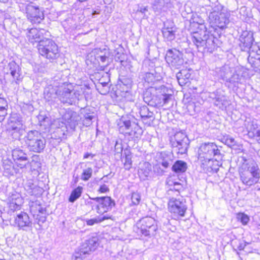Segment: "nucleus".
Segmentation results:
<instances>
[{"label":"nucleus","instance_id":"nucleus-1","mask_svg":"<svg viewBox=\"0 0 260 260\" xmlns=\"http://www.w3.org/2000/svg\"><path fill=\"white\" fill-rule=\"evenodd\" d=\"M191 25L199 29L193 32L191 37V41L198 51L202 53L213 52L217 47V39L207 30L206 26L202 22L193 21Z\"/></svg>","mask_w":260,"mask_h":260},{"label":"nucleus","instance_id":"nucleus-2","mask_svg":"<svg viewBox=\"0 0 260 260\" xmlns=\"http://www.w3.org/2000/svg\"><path fill=\"white\" fill-rule=\"evenodd\" d=\"M239 174L240 180L243 184L248 186L257 183L260 179V169L252 159L244 160Z\"/></svg>","mask_w":260,"mask_h":260},{"label":"nucleus","instance_id":"nucleus-3","mask_svg":"<svg viewBox=\"0 0 260 260\" xmlns=\"http://www.w3.org/2000/svg\"><path fill=\"white\" fill-rule=\"evenodd\" d=\"M83 92L82 88L80 90H74L71 84L64 82L59 86L58 99L64 104H75L77 101L82 99Z\"/></svg>","mask_w":260,"mask_h":260},{"label":"nucleus","instance_id":"nucleus-4","mask_svg":"<svg viewBox=\"0 0 260 260\" xmlns=\"http://www.w3.org/2000/svg\"><path fill=\"white\" fill-rule=\"evenodd\" d=\"M198 158L204 160L214 159L219 161L222 159V155L217 145L214 143H204L201 144L198 150Z\"/></svg>","mask_w":260,"mask_h":260},{"label":"nucleus","instance_id":"nucleus-5","mask_svg":"<svg viewBox=\"0 0 260 260\" xmlns=\"http://www.w3.org/2000/svg\"><path fill=\"white\" fill-rule=\"evenodd\" d=\"M25 145L29 150L41 153L45 147L46 140L37 131H30L24 138Z\"/></svg>","mask_w":260,"mask_h":260},{"label":"nucleus","instance_id":"nucleus-6","mask_svg":"<svg viewBox=\"0 0 260 260\" xmlns=\"http://www.w3.org/2000/svg\"><path fill=\"white\" fill-rule=\"evenodd\" d=\"M37 48L39 54L51 62L60 56L58 46L54 41L48 38L41 42Z\"/></svg>","mask_w":260,"mask_h":260},{"label":"nucleus","instance_id":"nucleus-7","mask_svg":"<svg viewBox=\"0 0 260 260\" xmlns=\"http://www.w3.org/2000/svg\"><path fill=\"white\" fill-rule=\"evenodd\" d=\"M89 199L92 201L87 202V204L91 207L92 210H95L100 214H103L111 210L115 206V202L108 196L91 198Z\"/></svg>","mask_w":260,"mask_h":260},{"label":"nucleus","instance_id":"nucleus-8","mask_svg":"<svg viewBox=\"0 0 260 260\" xmlns=\"http://www.w3.org/2000/svg\"><path fill=\"white\" fill-rule=\"evenodd\" d=\"M99 238L93 236L85 240L80 246L78 250L75 251L72 256V260H82L94 251L99 246Z\"/></svg>","mask_w":260,"mask_h":260},{"label":"nucleus","instance_id":"nucleus-9","mask_svg":"<svg viewBox=\"0 0 260 260\" xmlns=\"http://www.w3.org/2000/svg\"><path fill=\"white\" fill-rule=\"evenodd\" d=\"M119 132L125 136H128L131 138H138L142 135V129L140 126L134 122L125 120L122 117L118 123Z\"/></svg>","mask_w":260,"mask_h":260},{"label":"nucleus","instance_id":"nucleus-10","mask_svg":"<svg viewBox=\"0 0 260 260\" xmlns=\"http://www.w3.org/2000/svg\"><path fill=\"white\" fill-rule=\"evenodd\" d=\"M170 144L172 151L177 154H184L187 151L189 141L185 134L179 132L170 138Z\"/></svg>","mask_w":260,"mask_h":260},{"label":"nucleus","instance_id":"nucleus-11","mask_svg":"<svg viewBox=\"0 0 260 260\" xmlns=\"http://www.w3.org/2000/svg\"><path fill=\"white\" fill-rule=\"evenodd\" d=\"M169 211L177 218L185 216L187 209L186 200L183 197L172 198L168 202Z\"/></svg>","mask_w":260,"mask_h":260},{"label":"nucleus","instance_id":"nucleus-12","mask_svg":"<svg viewBox=\"0 0 260 260\" xmlns=\"http://www.w3.org/2000/svg\"><path fill=\"white\" fill-rule=\"evenodd\" d=\"M137 226L139 230L138 232L145 236L154 235L157 229L155 220L149 216L141 219L137 223Z\"/></svg>","mask_w":260,"mask_h":260},{"label":"nucleus","instance_id":"nucleus-13","mask_svg":"<svg viewBox=\"0 0 260 260\" xmlns=\"http://www.w3.org/2000/svg\"><path fill=\"white\" fill-rule=\"evenodd\" d=\"M230 14L225 10L220 12L213 11L209 15L210 23L220 28L226 27L229 24Z\"/></svg>","mask_w":260,"mask_h":260},{"label":"nucleus","instance_id":"nucleus-14","mask_svg":"<svg viewBox=\"0 0 260 260\" xmlns=\"http://www.w3.org/2000/svg\"><path fill=\"white\" fill-rule=\"evenodd\" d=\"M26 35L29 41L32 44L36 43L37 44V47H38L41 42L45 41L50 36V34L48 31L44 29H38L36 28H32L28 30Z\"/></svg>","mask_w":260,"mask_h":260},{"label":"nucleus","instance_id":"nucleus-15","mask_svg":"<svg viewBox=\"0 0 260 260\" xmlns=\"http://www.w3.org/2000/svg\"><path fill=\"white\" fill-rule=\"evenodd\" d=\"M3 71L5 77L11 76L12 78V82L18 83V82L20 81L22 78L21 69L14 61H11L5 66Z\"/></svg>","mask_w":260,"mask_h":260},{"label":"nucleus","instance_id":"nucleus-16","mask_svg":"<svg viewBox=\"0 0 260 260\" xmlns=\"http://www.w3.org/2000/svg\"><path fill=\"white\" fill-rule=\"evenodd\" d=\"M28 19L33 24L40 23L44 18L43 10L39 7L28 4L25 7Z\"/></svg>","mask_w":260,"mask_h":260},{"label":"nucleus","instance_id":"nucleus-17","mask_svg":"<svg viewBox=\"0 0 260 260\" xmlns=\"http://www.w3.org/2000/svg\"><path fill=\"white\" fill-rule=\"evenodd\" d=\"M166 60L169 65L177 69L179 68L184 62L183 54L176 49H169L167 51Z\"/></svg>","mask_w":260,"mask_h":260},{"label":"nucleus","instance_id":"nucleus-18","mask_svg":"<svg viewBox=\"0 0 260 260\" xmlns=\"http://www.w3.org/2000/svg\"><path fill=\"white\" fill-rule=\"evenodd\" d=\"M15 226L19 230L28 231L32 230V222L26 213L21 212L15 218Z\"/></svg>","mask_w":260,"mask_h":260},{"label":"nucleus","instance_id":"nucleus-19","mask_svg":"<svg viewBox=\"0 0 260 260\" xmlns=\"http://www.w3.org/2000/svg\"><path fill=\"white\" fill-rule=\"evenodd\" d=\"M242 73V70L241 69H237L235 72L231 74L230 79L225 84H226L229 88H232L234 90L237 89L239 87V85L242 84V81L244 80Z\"/></svg>","mask_w":260,"mask_h":260},{"label":"nucleus","instance_id":"nucleus-20","mask_svg":"<svg viewBox=\"0 0 260 260\" xmlns=\"http://www.w3.org/2000/svg\"><path fill=\"white\" fill-rule=\"evenodd\" d=\"M239 41L240 42L239 46L241 49L244 51L249 52L255 46H252L254 39L251 33L244 32L240 36Z\"/></svg>","mask_w":260,"mask_h":260},{"label":"nucleus","instance_id":"nucleus-21","mask_svg":"<svg viewBox=\"0 0 260 260\" xmlns=\"http://www.w3.org/2000/svg\"><path fill=\"white\" fill-rule=\"evenodd\" d=\"M8 200L10 210L14 212L20 210L23 204V199L19 193L12 192L9 196Z\"/></svg>","mask_w":260,"mask_h":260},{"label":"nucleus","instance_id":"nucleus-22","mask_svg":"<svg viewBox=\"0 0 260 260\" xmlns=\"http://www.w3.org/2000/svg\"><path fill=\"white\" fill-rule=\"evenodd\" d=\"M152 8L156 15L167 12L171 7V0H151Z\"/></svg>","mask_w":260,"mask_h":260},{"label":"nucleus","instance_id":"nucleus-23","mask_svg":"<svg viewBox=\"0 0 260 260\" xmlns=\"http://www.w3.org/2000/svg\"><path fill=\"white\" fill-rule=\"evenodd\" d=\"M12 155L17 166L20 168H24L29 162L27 154L20 149H14Z\"/></svg>","mask_w":260,"mask_h":260},{"label":"nucleus","instance_id":"nucleus-24","mask_svg":"<svg viewBox=\"0 0 260 260\" xmlns=\"http://www.w3.org/2000/svg\"><path fill=\"white\" fill-rule=\"evenodd\" d=\"M248 62L253 68H260V49L255 45L251 50L248 52Z\"/></svg>","mask_w":260,"mask_h":260},{"label":"nucleus","instance_id":"nucleus-25","mask_svg":"<svg viewBox=\"0 0 260 260\" xmlns=\"http://www.w3.org/2000/svg\"><path fill=\"white\" fill-rule=\"evenodd\" d=\"M244 125L249 136L255 138L260 143V129H258L256 123L253 120H246Z\"/></svg>","mask_w":260,"mask_h":260},{"label":"nucleus","instance_id":"nucleus-26","mask_svg":"<svg viewBox=\"0 0 260 260\" xmlns=\"http://www.w3.org/2000/svg\"><path fill=\"white\" fill-rule=\"evenodd\" d=\"M210 98L213 99V103L215 106L219 108L223 109L226 106L227 104V99L226 97L221 93L220 90H217L215 92L211 93Z\"/></svg>","mask_w":260,"mask_h":260},{"label":"nucleus","instance_id":"nucleus-27","mask_svg":"<svg viewBox=\"0 0 260 260\" xmlns=\"http://www.w3.org/2000/svg\"><path fill=\"white\" fill-rule=\"evenodd\" d=\"M58 92L59 86L54 87L53 86L49 85L44 89V98L48 101H54L55 99L58 98Z\"/></svg>","mask_w":260,"mask_h":260},{"label":"nucleus","instance_id":"nucleus-28","mask_svg":"<svg viewBox=\"0 0 260 260\" xmlns=\"http://www.w3.org/2000/svg\"><path fill=\"white\" fill-rule=\"evenodd\" d=\"M29 209L34 216H39L40 214H46V209L42 207L40 201L36 200L29 203Z\"/></svg>","mask_w":260,"mask_h":260},{"label":"nucleus","instance_id":"nucleus-29","mask_svg":"<svg viewBox=\"0 0 260 260\" xmlns=\"http://www.w3.org/2000/svg\"><path fill=\"white\" fill-rule=\"evenodd\" d=\"M173 158V155L171 152H161L159 154L160 163L165 169L168 168L172 164Z\"/></svg>","mask_w":260,"mask_h":260},{"label":"nucleus","instance_id":"nucleus-30","mask_svg":"<svg viewBox=\"0 0 260 260\" xmlns=\"http://www.w3.org/2000/svg\"><path fill=\"white\" fill-rule=\"evenodd\" d=\"M152 173V167L150 163L144 162L140 166L138 174L140 178L143 180H146Z\"/></svg>","mask_w":260,"mask_h":260},{"label":"nucleus","instance_id":"nucleus-31","mask_svg":"<svg viewBox=\"0 0 260 260\" xmlns=\"http://www.w3.org/2000/svg\"><path fill=\"white\" fill-rule=\"evenodd\" d=\"M109 75L107 73H105V76L102 77L99 79V84L98 85V89L101 90L100 92L102 94H106L109 92V83L110 82Z\"/></svg>","mask_w":260,"mask_h":260},{"label":"nucleus","instance_id":"nucleus-32","mask_svg":"<svg viewBox=\"0 0 260 260\" xmlns=\"http://www.w3.org/2000/svg\"><path fill=\"white\" fill-rule=\"evenodd\" d=\"M139 113L145 123H150V121H152L154 119L153 112L150 111L146 106H143L140 108Z\"/></svg>","mask_w":260,"mask_h":260},{"label":"nucleus","instance_id":"nucleus-33","mask_svg":"<svg viewBox=\"0 0 260 260\" xmlns=\"http://www.w3.org/2000/svg\"><path fill=\"white\" fill-rule=\"evenodd\" d=\"M190 76L191 74L190 73V71L189 70L187 69L181 70L176 74V78L178 83L182 86L189 82Z\"/></svg>","mask_w":260,"mask_h":260},{"label":"nucleus","instance_id":"nucleus-34","mask_svg":"<svg viewBox=\"0 0 260 260\" xmlns=\"http://www.w3.org/2000/svg\"><path fill=\"white\" fill-rule=\"evenodd\" d=\"M176 28L174 27L167 26V23H164V27L161 31L164 38L168 41H171L175 39Z\"/></svg>","mask_w":260,"mask_h":260},{"label":"nucleus","instance_id":"nucleus-35","mask_svg":"<svg viewBox=\"0 0 260 260\" xmlns=\"http://www.w3.org/2000/svg\"><path fill=\"white\" fill-rule=\"evenodd\" d=\"M162 77L160 75L156 73L155 75L153 73H147L144 77L145 82L150 85V87H152V85H154L155 83L160 81Z\"/></svg>","mask_w":260,"mask_h":260},{"label":"nucleus","instance_id":"nucleus-36","mask_svg":"<svg viewBox=\"0 0 260 260\" xmlns=\"http://www.w3.org/2000/svg\"><path fill=\"white\" fill-rule=\"evenodd\" d=\"M154 91V88L151 87L146 90L143 94V100L148 105L155 107V95H152V92Z\"/></svg>","mask_w":260,"mask_h":260},{"label":"nucleus","instance_id":"nucleus-37","mask_svg":"<svg viewBox=\"0 0 260 260\" xmlns=\"http://www.w3.org/2000/svg\"><path fill=\"white\" fill-rule=\"evenodd\" d=\"M153 88H154V90L156 91V93L162 94V95L167 97L168 100H171L173 91L171 89H169L164 85H161L159 87L154 86Z\"/></svg>","mask_w":260,"mask_h":260},{"label":"nucleus","instance_id":"nucleus-38","mask_svg":"<svg viewBox=\"0 0 260 260\" xmlns=\"http://www.w3.org/2000/svg\"><path fill=\"white\" fill-rule=\"evenodd\" d=\"M187 168V164L182 160H177L172 167V170L176 173L185 172Z\"/></svg>","mask_w":260,"mask_h":260},{"label":"nucleus","instance_id":"nucleus-39","mask_svg":"<svg viewBox=\"0 0 260 260\" xmlns=\"http://www.w3.org/2000/svg\"><path fill=\"white\" fill-rule=\"evenodd\" d=\"M232 74L231 69L228 66L222 67L218 72L219 77L223 81H225V83L230 79L231 74Z\"/></svg>","mask_w":260,"mask_h":260},{"label":"nucleus","instance_id":"nucleus-40","mask_svg":"<svg viewBox=\"0 0 260 260\" xmlns=\"http://www.w3.org/2000/svg\"><path fill=\"white\" fill-rule=\"evenodd\" d=\"M170 100H168L167 97L156 93L155 95V107L163 106L164 105L168 104Z\"/></svg>","mask_w":260,"mask_h":260},{"label":"nucleus","instance_id":"nucleus-41","mask_svg":"<svg viewBox=\"0 0 260 260\" xmlns=\"http://www.w3.org/2000/svg\"><path fill=\"white\" fill-rule=\"evenodd\" d=\"M3 167L6 174L10 175H13L14 169L12 162L10 160L7 159L4 160Z\"/></svg>","mask_w":260,"mask_h":260},{"label":"nucleus","instance_id":"nucleus-42","mask_svg":"<svg viewBox=\"0 0 260 260\" xmlns=\"http://www.w3.org/2000/svg\"><path fill=\"white\" fill-rule=\"evenodd\" d=\"M82 187L78 186L74 189L71 192L69 197V201L70 202L73 203L78 199L81 195Z\"/></svg>","mask_w":260,"mask_h":260},{"label":"nucleus","instance_id":"nucleus-43","mask_svg":"<svg viewBox=\"0 0 260 260\" xmlns=\"http://www.w3.org/2000/svg\"><path fill=\"white\" fill-rule=\"evenodd\" d=\"M221 141L230 147L236 146V141L235 139L230 135H225L222 138Z\"/></svg>","mask_w":260,"mask_h":260},{"label":"nucleus","instance_id":"nucleus-44","mask_svg":"<svg viewBox=\"0 0 260 260\" xmlns=\"http://www.w3.org/2000/svg\"><path fill=\"white\" fill-rule=\"evenodd\" d=\"M2 105H0V122L4 120L5 117L7 114L6 107H8L7 103L5 100H0Z\"/></svg>","mask_w":260,"mask_h":260},{"label":"nucleus","instance_id":"nucleus-45","mask_svg":"<svg viewBox=\"0 0 260 260\" xmlns=\"http://www.w3.org/2000/svg\"><path fill=\"white\" fill-rule=\"evenodd\" d=\"M109 218V217L107 216H99L97 218L87 220L86 221V223L88 225H93L95 223L101 222L102 221Z\"/></svg>","mask_w":260,"mask_h":260},{"label":"nucleus","instance_id":"nucleus-46","mask_svg":"<svg viewBox=\"0 0 260 260\" xmlns=\"http://www.w3.org/2000/svg\"><path fill=\"white\" fill-rule=\"evenodd\" d=\"M92 169L91 168H88L83 171L81 178L84 181H87L91 177Z\"/></svg>","mask_w":260,"mask_h":260},{"label":"nucleus","instance_id":"nucleus-47","mask_svg":"<svg viewBox=\"0 0 260 260\" xmlns=\"http://www.w3.org/2000/svg\"><path fill=\"white\" fill-rule=\"evenodd\" d=\"M40 125H44L45 127H49L50 125V118L47 116L40 115L39 116Z\"/></svg>","mask_w":260,"mask_h":260},{"label":"nucleus","instance_id":"nucleus-48","mask_svg":"<svg viewBox=\"0 0 260 260\" xmlns=\"http://www.w3.org/2000/svg\"><path fill=\"white\" fill-rule=\"evenodd\" d=\"M94 116L93 114L90 113H86L84 116V119H83V125L86 126H89L92 123V120Z\"/></svg>","mask_w":260,"mask_h":260},{"label":"nucleus","instance_id":"nucleus-49","mask_svg":"<svg viewBox=\"0 0 260 260\" xmlns=\"http://www.w3.org/2000/svg\"><path fill=\"white\" fill-rule=\"evenodd\" d=\"M32 188H33L31 189V191L27 192L29 195L37 196L42 194L43 191V189L42 188L38 186L37 185H36L35 186Z\"/></svg>","mask_w":260,"mask_h":260},{"label":"nucleus","instance_id":"nucleus-50","mask_svg":"<svg viewBox=\"0 0 260 260\" xmlns=\"http://www.w3.org/2000/svg\"><path fill=\"white\" fill-rule=\"evenodd\" d=\"M109 53L108 52L107 53L105 52L104 54H100L97 55L96 59L99 61H101L103 63L107 62V64H108L109 62Z\"/></svg>","mask_w":260,"mask_h":260},{"label":"nucleus","instance_id":"nucleus-51","mask_svg":"<svg viewBox=\"0 0 260 260\" xmlns=\"http://www.w3.org/2000/svg\"><path fill=\"white\" fill-rule=\"evenodd\" d=\"M22 124L20 121H18L16 124H12L11 127L12 131H14V133L15 134L16 137L18 136V132L21 129Z\"/></svg>","mask_w":260,"mask_h":260},{"label":"nucleus","instance_id":"nucleus-52","mask_svg":"<svg viewBox=\"0 0 260 260\" xmlns=\"http://www.w3.org/2000/svg\"><path fill=\"white\" fill-rule=\"evenodd\" d=\"M131 200L132 203L135 205H137L139 204L141 201V196L139 193L137 192H134L132 194Z\"/></svg>","mask_w":260,"mask_h":260},{"label":"nucleus","instance_id":"nucleus-53","mask_svg":"<svg viewBox=\"0 0 260 260\" xmlns=\"http://www.w3.org/2000/svg\"><path fill=\"white\" fill-rule=\"evenodd\" d=\"M237 218L243 224H246L249 220V217L244 213L238 214Z\"/></svg>","mask_w":260,"mask_h":260},{"label":"nucleus","instance_id":"nucleus-54","mask_svg":"<svg viewBox=\"0 0 260 260\" xmlns=\"http://www.w3.org/2000/svg\"><path fill=\"white\" fill-rule=\"evenodd\" d=\"M36 184H35L34 182V181L31 179L27 180L25 184L24 188L26 191L28 192V191H31V189H32L33 187L35 186Z\"/></svg>","mask_w":260,"mask_h":260},{"label":"nucleus","instance_id":"nucleus-55","mask_svg":"<svg viewBox=\"0 0 260 260\" xmlns=\"http://www.w3.org/2000/svg\"><path fill=\"white\" fill-rule=\"evenodd\" d=\"M73 112L72 111H68L65 114L64 117L65 120H67L68 123H71L72 122V117Z\"/></svg>","mask_w":260,"mask_h":260},{"label":"nucleus","instance_id":"nucleus-56","mask_svg":"<svg viewBox=\"0 0 260 260\" xmlns=\"http://www.w3.org/2000/svg\"><path fill=\"white\" fill-rule=\"evenodd\" d=\"M148 7L144 6L139 7L137 12H140L144 15L143 17L146 16V13L148 12Z\"/></svg>","mask_w":260,"mask_h":260},{"label":"nucleus","instance_id":"nucleus-57","mask_svg":"<svg viewBox=\"0 0 260 260\" xmlns=\"http://www.w3.org/2000/svg\"><path fill=\"white\" fill-rule=\"evenodd\" d=\"M247 244H248V243H247L244 241H240L237 246V249L239 251L244 250Z\"/></svg>","mask_w":260,"mask_h":260},{"label":"nucleus","instance_id":"nucleus-58","mask_svg":"<svg viewBox=\"0 0 260 260\" xmlns=\"http://www.w3.org/2000/svg\"><path fill=\"white\" fill-rule=\"evenodd\" d=\"M109 189L107 187V186L105 184H103L101 185L98 191L101 193H106L109 191Z\"/></svg>","mask_w":260,"mask_h":260},{"label":"nucleus","instance_id":"nucleus-59","mask_svg":"<svg viewBox=\"0 0 260 260\" xmlns=\"http://www.w3.org/2000/svg\"><path fill=\"white\" fill-rule=\"evenodd\" d=\"M173 183L174 184L176 188V191L178 193H179L180 190L183 188L182 184L177 182H174Z\"/></svg>","mask_w":260,"mask_h":260},{"label":"nucleus","instance_id":"nucleus-60","mask_svg":"<svg viewBox=\"0 0 260 260\" xmlns=\"http://www.w3.org/2000/svg\"><path fill=\"white\" fill-rule=\"evenodd\" d=\"M122 151V147L121 144L116 143L115 145V151L117 153H121Z\"/></svg>","mask_w":260,"mask_h":260},{"label":"nucleus","instance_id":"nucleus-61","mask_svg":"<svg viewBox=\"0 0 260 260\" xmlns=\"http://www.w3.org/2000/svg\"><path fill=\"white\" fill-rule=\"evenodd\" d=\"M46 214H40V215H39L40 217H39V216H37V218H38L39 221L44 223L46 221Z\"/></svg>","mask_w":260,"mask_h":260},{"label":"nucleus","instance_id":"nucleus-62","mask_svg":"<svg viewBox=\"0 0 260 260\" xmlns=\"http://www.w3.org/2000/svg\"><path fill=\"white\" fill-rule=\"evenodd\" d=\"M124 163L127 164H132L131 156L129 155H125Z\"/></svg>","mask_w":260,"mask_h":260},{"label":"nucleus","instance_id":"nucleus-63","mask_svg":"<svg viewBox=\"0 0 260 260\" xmlns=\"http://www.w3.org/2000/svg\"><path fill=\"white\" fill-rule=\"evenodd\" d=\"M169 186H170V188H169L168 191H169V194H170L171 193V192H173V191H176V188H175V186L173 183L169 184Z\"/></svg>","mask_w":260,"mask_h":260},{"label":"nucleus","instance_id":"nucleus-64","mask_svg":"<svg viewBox=\"0 0 260 260\" xmlns=\"http://www.w3.org/2000/svg\"><path fill=\"white\" fill-rule=\"evenodd\" d=\"M94 156V154L87 152L84 154L83 158H88L89 157H91V158H92Z\"/></svg>","mask_w":260,"mask_h":260}]
</instances>
